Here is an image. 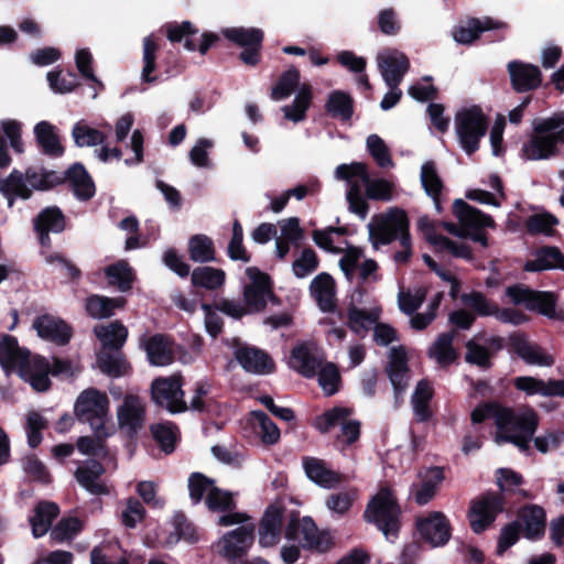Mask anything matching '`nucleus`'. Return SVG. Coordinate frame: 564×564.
I'll list each match as a JSON object with an SVG mask.
<instances>
[{"label":"nucleus","instance_id":"44","mask_svg":"<svg viewBox=\"0 0 564 564\" xmlns=\"http://www.w3.org/2000/svg\"><path fill=\"white\" fill-rule=\"evenodd\" d=\"M350 416V409L336 406L317 416L313 422V426L321 433H327L336 426L340 429L345 426V424L351 420Z\"/></svg>","mask_w":564,"mask_h":564},{"label":"nucleus","instance_id":"23","mask_svg":"<svg viewBox=\"0 0 564 564\" xmlns=\"http://www.w3.org/2000/svg\"><path fill=\"white\" fill-rule=\"evenodd\" d=\"M455 216L458 218L460 226L464 228L465 235H471L485 227H492L494 220L490 216L482 214L480 210L471 207L462 199L455 200L453 205Z\"/></svg>","mask_w":564,"mask_h":564},{"label":"nucleus","instance_id":"55","mask_svg":"<svg viewBox=\"0 0 564 564\" xmlns=\"http://www.w3.org/2000/svg\"><path fill=\"white\" fill-rule=\"evenodd\" d=\"M228 257L232 261L249 262L251 257L243 246V229L238 220L234 221L232 234L227 247Z\"/></svg>","mask_w":564,"mask_h":564},{"label":"nucleus","instance_id":"46","mask_svg":"<svg viewBox=\"0 0 564 564\" xmlns=\"http://www.w3.org/2000/svg\"><path fill=\"white\" fill-rule=\"evenodd\" d=\"M420 180L425 193L434 200L435 207L440 209L438 196L442 192L443 183L434 162L427 161L422 164Z\"/></svg>","mask_w":564,"mask_h":564},{"label":"nucleus","instance_id":"42","mask_svg":"<svg viewBox=\"0 0 564 564\" xmlns=\"http://www.w3.org/2000/svg\"><path fill=\"white\" fill-rule=\"evenodd\" d=\"M126 301L123 297H106L93 295L87 299L86 310L94 318H107L115 313V310L123 307Z\"/></svg>","mask_w":564,"mask_h":564},{"label":"nucleus","instance_id":"63","mask_svg":"<svg viewBox=\"0 0 564 564\" xmlns=\"http://www.w3.org/2000/svg\"><path fill=\"white\" fill-rule=\"evenodd\" d=\"M154 440L165 453L174 449L177 440V429L172 423H159L151 427Z\"/></svg>","mask_w":564,"mask_h":564},{"label":"nucleus","instance_id":"39","mask_svg":"<svg viewBox=\"0 0 564 564\" xmlns=\"http://www.w3.org/2000/svg\"><path fill=\"white\" fill-rule=\"evenodd\" d=\"M188 254L197 263L215 261L216 250L213 240L203 234L194 235L188 240Z\"/></svg>","mask_w":564,"mask_h":564},{"label":"nucleus","instance_id":"3","mask_svg":"<svg viewBox=\"0 0 564 564\" xmlns=\"http://www.w3.org/2000/svg\"><path fill=\"white\" fill-rule=\"evenodd\" d=\"M335 178L346 182L349 209L361 218L366 217L368 210V204L361 194V185L365 186L369 199L390 202L393 198L394 183L381 177L370 178L366 164L361 162L338 165Z\"/></svg>","mask_w":564,"mask_h":564},{"label":"nucleus","instance_id":"19","mask_svg":"<svg viewBox=\"0 0 564 564\" xmlns=\"http://www.w3.org/2000/svg\"><path fill=\"white\" fill-rule=\"evenodd\" d=\"M501 499L496 495H486L475 501L469 511V522L474 532H482L501 511Z\"/></svg>","mask_w":564,"mask_h":564},{"label":"nucleus","instance_id":"50","mask_svg":"<svg viewBox=\"0 0 564 564\" xmlns=\"http://www.w3.org/2000/svg\"><path fill=\"white\" fill-rule=\"evenodd\" d=\"M95 334L105 347L120 348L128 336L127 328L119 322L95 327Z\"/></svg>","mask_w":564,"mask_h":564},{"label":"nucleus","instance_id":"33","mask_svg":"<svg viewBox=\"0 0 564 564\" xmlns=\"http://www.w3.org/2000/svg\"><path fill=\"white\" fill-rule=\"evenodd\" d=\"M148 359L153 366H167L174 359V351L171 341L163 335H154L145 343Z\"/></svg>","mask_w":564,"mask_h":564},{"label":"nucleus","instance_id":"26","mask_svg":"<svg viewBox=\"0 0 564 564\" xmlns=\"http://www.w3.org/2000/svg\"><path fill=\"white\" fill-rule=\"evenodd\" d=\"M505 28V23L495 21L490 18L484 19H469L458 24L454 31L453 36L457 43L470 44L474 42L480 33L488 30Z\"/></svg>","mask_w":564,"mask_h":564},{"label":"nucleus","instance_id":"31","mask_svg":"<svg viewBox=\"0 0 564 564\" xmlns=\"http://www.w3.org/2000/svg\"><path fill=\"white\" fill-rule=\"evenodd\" d=\"M388 375L393 386L395 398H399L408 384L406 356L402 347L392 348L389 355Z\"/></svg>","mask_w":564,"mask_h":564},{"label":"nucleus","instance_id":"48","mask_svg":"<svg viewBox=\"0 0 564 564\" xmlns=\"http://www.w3.org/2000/svg\"><path fill=\"white\" fill-rule=\"evenodd\" d=\"M521 518L524 524V534L534 540L541 536L545 528V513L541 507L530 506L522 510Z\"/></svg>","mask_w":564,"mask_h":564},{"label":"nucleus","instance_id":"11","mask_svg":"<svg viewBox=\"0 0 564 564\" xmlns=\"http://www.w3.org/2000/svg\"><path fill=\"white\" fill-rule=\"evenodd\" d=\"M285 538L304 549L319 552L326 551L333 543L332 536L327 532L318 531L314 521L307 517L291 521L286 527Z\"/></svg>","mask_w":564,"mask_h":564},{"label":"nucleus","instance_id":"14","mask_svg":"<svg viewBox=\"0 0 564 564\" xmlns=\"http://www.w3.org/2000/svg\"><path fill=\"white\" fill-rule=\"evenodd\" d=\"M246 274L250 282L243 289L245 304L250 312H260L265 307L267 301L273 297L270 278L256 267L247 268Z\"/></svg>","mask_w":564,"mask_h":564},{"label":"nucleus","instance_id":"16","mask_svg":"<svg viewBox=\"0 0 564 564\" xmlns=\"http://www.w3.org/2000/svg\"><path fill=\"white\" fill-rule=\"evenodd\" d=\"M324 360V354L315 343H304L292 349L290 366L304 377L312 378Z\"/></svg>","mask_w":564,"mask_h":564},{"label":"nucleus","instance_id":"15","mask_svg":"<svg viewBox=\"0 0 564 564\" xmlns=\"http://www.w3.org/2000/svg\"><path fill=\"white\" fill-rule=\"evenodd\" d=\"M377 64L386 85H400L410 67L409 58L397 50L380 52Z\"/></svg>","mask_w":564,"mask_h":564},{"label":"nucleus","instance_id":"5","mask_svg":"<svg viewBox=\"0 0 564 564\" xmlns=\"http://www.w3.org/2000/svg\"><path fill=\"white\" fill-rule=\"evenodd\" d=\"M409 220L405 212L398 207L375 217L368 225L369 239L375 249L388 245L399 238L402 249L394 254L397 262H405L411 254Z\"/></svg>","mask_w":564,"mask_h":564},{"label":"nucleus","instance_id":"20","mask_svg":"<svg viewBox=\"0 0 564 564\" xmlns=\"http://www.w3.org/2000/svg\"><path fill=\"white\" fill-rule=\"evenodd\" d=\"M417 226L424 238L435 248L436 251L449 253L464 259L470 258L471 252L465 243L454 242L446 237L438 235L434 225L429 218H420Z\"/></svg>","mask_w":564,"mask_h":564},{"label":"nucleus","instance_id":"56","mask_svg":"<svg viewBox=\"0 0 564 564\" xmlns=\"http://www.w3.org/2000/svg\"><path fill=\"white\" fill-rule=\"evenodd\" d=\"M357 498L356 489H347L344 491L335 492L326 499L327 509L338 517L346 514L352 507Z\"/></svg>","mask_w":564,"mask_h":564},{"label":"nucleus","instance_id":"61","mask_svg":"<svg viewBox=\"0 0 564 564\" xmlns=\"http://www.w3.org/2000/svg\"><path fill=\"white\" fill-rule=\"evenodd\" d=\"M300 85V72L296 68L288 69L282 74L272 89V98L282 100L288 98Z\"/></svg>","mask_w":564,"mask_h":564},{"label":"nucleus","instance_id":"51","mask_svg":"<svg viewBox=\"0 0 564 564\" xmlns=\"http://www.w3.org/2000/svg\"><path fill=\"white\" fill-rule=\"evenodd\" d=\"M108 283L119 291L126 292L131 289L133 271L127 261L120 260L105 269Z\"/></svg>","mask_w":564,"mask_h":564},{"label":"nucleus","instance_id":"62","mask_svg":"<svg viewBox=\"0 0 564 564\" xmlns=\"http://www.w3.org/2000/svg\"><path fill=\"white\" fill-rule=\"evenodd\" d=\"M214 486V480L205 477L203 474H192L188 478V491L192 501L194 503H198L202 500L206 501Z\"/></svg>","mask_w":564,"mask_h":564},{"label":"nucleus","instance_id":"40","mask_svg":"<svg viewBox=\"0 0 564 564\" xmlns=\"http://www.w3.org/2000/svg\"><path fill=\"white\" fill-rule=\"evenodd\" d=\"M67 180L77 198L86 200L95 194V185L83 165L74 164L67 172Z\"/></svg>","mask_w":564,"mask_h":564},{"label":"nucleus","instance_id":"25","mask_svg":"<svg viewBox=\"0 0 564 564\" xmlns=\"http://www.w3.org/2000/svg\"><path fill=\"white\" fill-rule=\"evenodd\" d=\"M310 293L323 312L334 310L336 304L335 281L328 273H319L312 280Z\"/></svg>","mask_w":564,"mask_h":564},{"label":"nucleus","instance_id":"45","mask_svg":"<svg viewBox=\"0 0 564 564\" xmlns=\"http://www.w3.org/2000/svg\"><path fill=\"white\" fill-rule=\"evenodd\" d=\"M223 35L235 44L247 47L261 46L263 32L256 28H227Z\"/></svg>","mask_w":564,"mask_h":564},{"label":"nucleus","instance_id":"24","mask_svg":"<svg viewBox=\"0 0 564 564\" xmlns=\"http://www.w3.org/2000/svg\"><path fill=\"white\" fill-rule=\"evenodd\" d=\"M33 328L41 338L57 345H65L72 336L69 327L63 321L48 315L37 317Z\"/></svg>","mask_w":564,"mask_h":564},{"label":"nucleus","instance_id":"35","mask_svg":"<svg viewBox=\"0 0 564 564\" xmlns=\"http://www.w3.org/2000/svg\"><path fill=\"white\" fill-rule=\"evenodd\" d=\"M34 134L42 151L51 156H61L64 148L59 142L55 127L48 121H41L34 127Z\"/></svg>","mask_w":564,"mask_h":564},{"label":"nucleus","instance_id":"1","mask_svg":"<svg viewBox=\"0 0 564 564\" xmlns=\"http://www.w3.org/2000/svg\"><path fill=\"white\" fill-rule=\"evenodd\" d=\"M0 365L7 373L17 371L21 379L29 382L39 392L48 389V375L72 378L77 376L82 367L77 362L54 359L53 365L42 357H30L28 350L18 346L13 337L6 336L0 341Z\"/></svg>","mask_w":564,"mask_h":564},{"label":"nucleus","instance_id":"4","mask_svg":"<svg viewBox=\"0 0 564 564\" xmlns=\"http://www.w3.org/2000/svg\"><path fill=\"white\" fill-rule=\"evenodd\" d=\"M533 134L522 145V155L530 161L549 160L558 153L564 140V111L532 121Z\"/></svg>","mask_w":564,"mask_h":564},{"label":"nucleus","instance_id":"53","mask_svg":"<svg viewBox=\"0 0 564 564\" xmlns=\"http://www.w3.org/2000/svg\"><path fill=\"white\" fill-rule=\"evenodd\" d=\"M380 308H372L371 311H364L352 307L348 312V323L352 332L358 335L367 332L371 326H375L380 316Z\"/></svg>","mask_w":564,"mask_h":564},{"label":"nucleus","instance_id":"18","mask_svg":"<svg viewBox=\"0 0 564 564\" xmlns=\"http://www.w3.org/2000/svg\"><path fill=\"white\" fill-rule=\"evenodd\" d=\"M144 404L133 394H127L122 404L117 409V420L120 430L129 435L137 433L144 423Z\"/></svg>","mask_w":564,"mask_h":564},{"label":"nucleus","instance_id":"64","mask_svg":"<svg viewBox=\"0 0 564 564\" xmlns=\"http://www.w3.org/2000/svg\"><path fill=\"white\" fill-rule=\"evenodd\" d=\"M205 503L212 512H224V514L231 513L230 510L235 507L231 492L216 486L209 492Z\"/></svg>","mask_w":564,"mask_h":564},{"label":"nucleus","instance_id":"52","mask_svg":"<svg viewBox=\"0 0 564 564\" xmlns=\"http://www.w3.org/2000/svg\"><path fill=\"white\" fill-rule=\"evenodd\" d=\"M453 338L454 334L452 333L442 334L430 347L429 356L438 365L446 366L455 360L456 352L452 345Z\"/></svg>","mask_w":564,"mask_h":564},{"label":"nucleus","instance_id":"34","mask_svg":"<svg viewBox=\"0 0 564 564\" xmlns=\"http://www.w3.org/2000/svg\"><path fill=\"white\" fill-rule=\"evenodd\" d=\"M304 469L307 477L323 488H334L341 481L339 474L328 469L322 460L316 458H305Z\"/></svg>","mask_w":564,"mask_h":564},{"label":"nucleus","instance_id":"37","mask_svg":"<svg viewBox=\"0 0 564 564\" xmlns=\"http://www.w3.org/2000/svg\"><path fill=\"white\" fill-rule=\"evenodd\" d=\"M312 90L310 85L303 84L297 88L292 105L282 107L284 118L296 123L303 121L311 105Z\"/></svg>","mask_w":564,"mask_h":564},{"label":"nucleus","instance_id":"30","mask_svg":"<svg viewBox=\"0 0 564 564\" xmlns=\"http://www.w3.org/2000/svg\"><path fill=\"white\" fill-rule=\"evenodd\" d=\"M104 467L96 459H87L75 471L78 484L93 495L106 494L105 486L99 481Z\"/></svg>","mask_w":564,"mask_h":564},{"label":"nucleus","instance_id":"49","mask_svg":"<svg viewBox=\"0 0 564 564\" xmlns=\"http://www.w3.org/2000/svg\"><path fill=\"white\" fill-rule=\"evenodd\" d=\"M433 397V388L426 380H421L412 394V406L419 421H426L430 415V401Z\"/></svg>","mask_w":564,"mask_h":564},{"label":"nucleus","instance_id":"59","mask_svg":"<svg viewBox=\"0 0 564 564\" xmlns=\"http://www.w3.org/2000/svg\"><path fill=\"white\" fill-rule=\"evenodd\" d=\"M159 50V45L155 42L153 35H148L143 39V68L141 72V78L143 82L152 83L155 80L154 77H151V73L155 70L156 64V52Z\"/></svg>","mask_w":564,"mask_h":564},{"label":"nucleus","instance_id":"13","mask_svg":"<svg viewBox=\"0 0 564 564\" xmlns=\"http://www.w3.org/2000/svg\"><path fill=\"white\" fill-rule=\"evenodd\" d=\"M415 528L423 541L432 547H441L451 539V524L440 511H431L416 517Z\"/></svg>","mask_w":564,"mask_h":564},{"label":"nucleus","instance_id":"38","mask_svg":"<svg viewBox=\"0 0 564 564\" xmlns=\"http://www.w3.org/2000/svg\"><path fill=\"white\" fill-rule=\"evenodd\" d=\"M58 514V507L52 502H41L36 506L34 516L30 518L34 538L43 536Z\"/></svg>","mask_w":564,"mask_h":564},{"label":"nucleus","instance_id":"36","mask_svg":"<svg viewBox=\"0 0 564 564\" xmlns=\"http://www.w3.org/2000/svg\"><path fill=\"white\" fill-rule=\"evenodd\" d=\"M444 480L443 469L440 467L429 468L422 474V484L414 494V499L419 505H426L433 499L437 488Z\"/></svg>","mask_w":564,"mask_h":564},{"label":"nucleus","instance_id":"28","mask_svg":"<svg viewBox=\"0 0 564 564\" xmlns=\"http://www.w3.org/2000/svg\"><path fill=\"white\" fill-rule=\"evenodd\" d=\"M514 386L528 395L564 397V380L543 381L533 377H518Z\"/></svg>","mask_w":564,"mask_h":564},{"label":"nucleus","instance_id":"21","mask_svg":"<svg viewBox=\"0 0 564 564\" xmlns=\"http://www.w3.org/2000/svg\"><path fill=\"white\" fill-rule=\"evenodd\" d=\"M283 508L276 505L270 506L259 524V544L262 547L275 546L282 533Z\"/></svg>","mask_w":564,"mask_h":564},{"label":"nucleus","instance_id":"7","mask_svg":"<svg viewBox=\"0 0 564 564\" xmlns=\"http://www.w3.org/2000/svg\"><path fill=\"white\" fill-rule=\"evenodd\" d=\"M249 517L242 512L221 514L218 524L231 527L241 524L225 533L216 543L217 553L228 560L245 555L253 543L254 524L248 522Z\"/></svg>","mask_w":564,"mask_h":564},{"label":"nucleus","instance_id":"29","mask_svg":"<svg viewBox=\"0 0 564 564\" xmlns=\"http://www.w3.org/2000/svg\"><path fill=\"white\" fill-rule=\"evenodd\" d=\"M508 69L511 83L518 91H528L539 87L541 84V73L534 65L511 62L508 65Z\"/></svg>","mask_w":564,"mask_h":564},{"label":"nucleus","instance_id":"2","mask_svg":"<svg viewBox=\"0 0 564 564\" xmlns=\"http://www.w3.org/2000/svg\"><path fill=\"white\" fill-rule=\"evenodd\" d=\"M487 417H492L497 427L495 443H512L520 451H527L532 440L539 419L532 409H521L513 411L496 403H486L477 406L471 412L474 424L484 422Z\"/></svg>","mask_w":564,"mask_h":564},{"label":"nucleus","instance_id":"10","mask_svg":"<svg viewBox=\"0 0 564 564\" xmlns=\"http://www.w3.org/2000/svg\"><path fill=\"white\" fill-rule=\"evenodd\" d=\"M506 296L514 305H523L530 311H538L551 318L556 317V300L551 292L533 291L528 286L517 284L506 289Z\"/></svg>","mask_w":564,"mask_h":564},{"label":"nucleus","instance_id":"9","mask_svg":"<svg viewBox=\"0 0 564 564\" xmlns=\"http://www.w3.org/2000/svg\"><path fill=\"white\" fill-rule=\"evenodd\" d=\"M487 118L478 106L459 108L454 117L455 133L462 149L471 154L479 148V142L487 131Z\"/></svg>","mask_w":564,"mask_h":564},{"label":"nucleus","instance_id":"8","mask_svg":"<svg viewBox=\"0 0 564 564\" xmlns=\"http://www.w3.org/2000/svg\"><path fill=\"white\" fill-rule=\"evenodd\" d=\"M401 509L389 488H381L368 502L365 520L373 523L386 536L392 540L400 529Z\"/></svg>","mask_w":564,"mask_h":564},{"label":"nucleus","instance_id":"41","mask_svg":"<svg viewBox=\"0 0 564 564\" xmlns=\"http://www.w3.org/2000/svg\"><path fill=\"white\" fill-rule=\"evenodd\" d=\"M250 421L265 445H274L279 442L281 433L275 423L262 411H252Z\"/></svg>","mask_w":564,"mask_h":564},{"label":"nucleus","instance_id":"57","mask_svg":"<svg viewBox=\"0 0 564 564\" xmlns=\"http://www.w3.org/2000/svg\"><path fill=\"white\" fill-rule=\"evenodd\" d=\"M316 375L318 376V383L325 394L332 395L338 391L340 376L337 367L327 361L318 367Z\"/></svg>","mask_w":564,"mask_h":564},{"label":"nucleus","instance_id":"54","mask_svg":"<svg viewBox=\"0 0 564 564\" xmlns=\"http://www.w3.org/2000/svg\"><path fill=\"white\" fill-rule=\"evenodd\" d=\"M72 137L77 147H94L104 142L105 135L97 129L89 127L84 121L74 124Z\"/></svg>","mask_w":564,"mask_h":564},{"label":"nucleus","instance_id":"12","mask_svg":"<svg viewBox=\"0 0 564 564\" xmlns=\"http://www.w3.org/2000/svg\"><path fill=\"white\" fill-rule=\"evenodd\" d=\"M151 395L154 403L171 413L184 412L187 409L180 376L155 379L151 384Z\"/></svg>","mask_w":564,"mask_h":564},{"label":"nucleus","instance_id":"32","mask_svg":"<svg viewBox=\"0 0 564 564\" xmlns=\"http://www.w3.org/2000/svg\"><path fill=\"white\" fill-rule=\"evenodd\" d=\"M528 272H540L552 269L564 270V254L555 247H545L534 253V258L525 262Z\"/></svg>","mask_w":564,"mask_h":564},{"label":"nucleus","instance_id":"17","mask_svg":"<svg viewBox=\"0 0 564 564\" xmlns=\"http://www.w3.org/2000/svg\"><path fill=\"white\" fill-rule=\"evenodd\" d=\"M166 34L171 42L184 41V47L187 51L193 52L198 48L202 55H205L209 47L218 40V36L214 33H203L200 43L197 46L192 39L193 35L197 34V29L188 21L167 24Z\"/></svg>","mask_w":564,"mask_h":564},{"label":"nucleus","instance_id":"43","mask_svg":"<svg viewBox=\"0 0 564 564\" xmlns=\"http://www.w3.org/2000/svg\"><path fill=\"white\" fill-rule=\"evenodd\" d=\"M516 350L527 364L539 367H551L554 364L553 356L535 344L520 340Z\"/></svg>","mask_w":564,"mask_h":564},{"label":"nucleus","instance_id":"58","mask_svg":"<svg viewBox=\"0 0 564 564\" xmlns=\"http://www.w3.org/2000/svg\"><path fill=\"white\" fill-rule=\"evenodd\" d=\"M343 235V230L337 228L315 230L313 232V240L319 248L329 252L338 253L344 250L341 247Z\"/></svg>","mask_w":564,"mask_h":564},{"label":"nucleus","instance_id":"47","mask_svg":"<svg viewBox=\"0 0 564 564\" xmlns=\"http://www.w3.org/2000/svg\"><path fill=\"white\" fill-rule=\"evenodd\" d=\"M225 279V271L213 267L196 268L191 274L193 285L207 290H215L223 286Z\"/></svg>","mask_w":564,"mask_h":564},{"label":"nucleus","instance_id":"6","mask_svg":"<svg viewBox=\"0 0 564 564\" xmlns=\"http://www.w3.org/2000/svg\"><path fill=\"white\" fill-rule=\"evenodd\" d=\"M74 412L80 421L90 425L98 437H106L113 433L106 393L95 388L82 391L76 399Z\"/></svg>","mask_w":564,"mask_h":564},{"label":"nucleus","instance_id":"22","mask_svg":"<svg viewBox=\"0 0 564 564\" xmlns=\"http://www.w3.org/2000/svg\"><path fill=\"white\" fill-rule=\"evenodd\" d=\"M239 365L250 373L268 375L273 371L274 364L261 349L250 346H239L235 350Z\"/></svg>","mask_w":564,"mask_h":564},{"label":"nucleus","instance_id":"27","mask_svg":"<svg viewBox=\"0 0 564 564\" xmlns=\"http://www.w3.org/2000/svg\"><path fill=\"white\" fill-rule=\"evenodd\" d=\"M65 228L64 216L59 209L55 207H47L42 210L34 220V229L39 234L40 243L48 246L51 240L50 232L59 234Z\"/></svg>","mask_w":564,"mask_h":564},{"label":"nucleus","instance_id":"60","mask_svg":"<svg viewBox=\"0 0 564 564\" xmlns=\"http://www.w3.org/2000/svg\"><path fill=\"white\" fill-rule=\"evenodd\" d=\"M326 109L334 117L347 120L352 113V100L343 91H334L328 97Z\"/></svg>","mask_w":564,"mask_h":564}]
</instances>
